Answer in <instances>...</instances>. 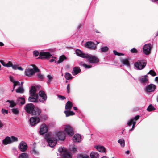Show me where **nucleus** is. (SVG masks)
Returning a JSON list of instances; mask_svg holds the SVG:
<instances>
[{
  "mask_svg": "<svg viewBox=\"0 0 158 158\" xmlns=\"http://www.w3.org/2000/svg\"><path fill=\"white\" fill-rule=\"evenodd\" d=\"M36 92V88L35 86L31 87L30 90V96L28 98L29 102H38V95Z\"/></svg>",
  "mask_w": 158,
  "mask_h": 158,
  "instance_id": "1",
  "label": "nucleus"
},
{
  "mask_svg": "<svg viewBox=\"0 0 158 158\" xmlns=\"http://www.w3.org/2000/svg\"><path fill=\"white\" fill-rule=\"evenodd\" d=\"M34 55L36 57L39 55V58L42 59H47L52 57V55L49 52H41L40 53L38 51H34L33 52Z\"/></svg>",
  "mask_w": 158,
  "mask_h": 158,
  "instance_id": "2",
  "label": "nucleus"
},
{
  "mask_svg": "<svg viewBox=\"0 0 158 158\" xmlns=\"http://www.w3.org/2000/svg\"><path fill=\"white\" fill-rule=\"evenodd\" d=\"M145 60H140L134 64V66L138 70H141L143 69L146 65Z\"/></svg>",
  "mask_w": 158,
  "mask_h": 158,
  "instance_id": "3",
  "label": "nucleus"
},
{
  "mask_svg": "<svg viewBox=\"0 0 158 158\" xmlns=\"http://www.w3.org/2000/svg\"><path fill=\"white\" fill-rule=\"evenodd\" d=\"M45 139L48 142L49 146L51 147H54L56 144V139L54 137H51L49 134L46 135Z\"/></svg>",
  "mask_w": 158,
  "mask_h": 158,
  "instance_id": "4",
  "label": "nucleus"
},
{
  "mask_svg": "<svg viewBox=\"0 0 158 158\" xmlns=\"http://www.w3.org/2000/svg\"><path fill=\"white\" fill-rule=\"evenodd\" d=\"M33 68H27L25 71V74L26 76H30L33 75L35 73L38 72L39 71L38 68L35 65H32Z\"/></svg>",
  "mask_w": 158,
  "mask_h": 158,
  "instance_id": "5",
  "label": "nucleus"
},
{
  "mask_svg": "<svg viewBox=\"0 0 158 158\" xmlns=\"http://www.w3.org/2000/svg\"><path fill=\"white\" fill-rule=\"evenodd\" d=\"M58 151L60 152H63L62 156L64 158H72L71 153L68 152L67 149L64 147H60L58 149Z\"/></svg>",
  "mask_w": 158,
  "mask_h": 158,
  "instance_id": "6",
  "label": "nucleus"
},
{
  "mask_svg": "<svg viewBox=\"0 0 158 158\" xmlns=\"http://www.w3.org/2000/svg\"><path fill=\"white\" fill-rule=\"evenodd\" d=\"M62 128L64 129L65 133L70 136H72L74 134V132L72 127L69 125H64L62 126Z\"/></svg>",
  "mask_w": 158,
  "mask_h": 158,
  "instance_id": "7",
  "label": "nucleus"
},
{
  "mask_svg": "<svg viewBox=\"0 0 158 158\" xmlns=\"http://www.w3.org/2000/svg\"><path fill=\"white\" fill-rule=\"evenodd\" d=\"M139 115H136L134 118L129 120L127 122V124L128 126H131L132 124V128L131 129L129 130V131H132L134 129L136 123V122L135 121H134V120H137L139 119Z\"/></svg>",
  "mask_w": 158,
  "mask_h": 158,
  "instance_id": "8",
  "label": "nucleus"
},
{
  "mask_svg": "<svg viewBox=\"0 0 158 158\" xmlns=\"http://www.w3.org/2000/svg\"><path fill=\"white\" fill-rule=\"evenodd\" d=\"M152 47L153 45L151 43L145 44L143 48L144 53L146 55H149Z\"/></svg>",
  "mask_w": 158,
  "mask_h": 158,
  "instance_id": "9",
  "label": "nucleus"
},
{
  "mask_svg": "<svg viewBox=\"0 0 158 158\" xmlns=\"http://www.w3.org/2000/svg\"><path fill=\"white\" fill-rule=\"evenodd\" d=\"M40 119L38 116L31 117L30 120V124L31 126H34L39 123Z\"/></svg>",
  "mask_w": 158,
  "mask_h": 158,
  "instance_id": "10",
  "label": "nucleus"
},
{
  "mask_svg": "<svg viewBox=\"0 0 158 158\" xmlns=\"http://www.w3.org/2000/svg\"><path fill=\"white\" fill-rule=\"evenodd\" d=\"M89 62L91 63H97L99 61V59L95 56L89 55L86 57Z\"/></svg>",
  "mask_w": 158,
  "mask_h": 158,
  "instance_id": "11",
  "label": "nucleus"
},
{
  "mask_svg": "<svg viewBox=\"0 0 158 158\" xmlns=\"http://www.w3.org/2000/svg\"><path fill=\"white\" fill-rule=\"evenodd\" d=\"M39 99L40 102H44L47 100V96L44 92L40 91L39 93Z\"/></svg>",
  "mask_w": 158,
  "mask_h": 158,
  "instance_id": "12",
  "label": "nucleus"
},
{
  "mask_svg": "<svg viewBox=\"0 0 158 158\" xmlns=\"http://www.w3.org/2000/svg\"><path fill=\"white\" fill-rule=\"evenodd\" d=\"M156 88V86L153 84H151L145 87V91L147 92H151L154 91Z\"/></svg>",
  "mask_w": 158,
  "mask_h": 158,
  "instance_id": "13",
  "label": "nucleus"
},
{
  "mask_svg": "<svg viewBox=\"0 0 158 158\" xmlns=\"http://www.w3.org/2000/svg\"><path fill=\"white\" fill-rule=\"evenodd\" d=\"M34 109V106L32 103H29L27 104L25 107V110L28 113L31 114L32 113Z\"/></svg>",
  "mask_w": 158,
  "mask_h": 158,
  "instance_id": "14",
  "label": "nucleus"
},
{
  "mask_svg": "<svg viewBox=\"0 0 158 158\" xmlns=\"http://www.w3.org/2000/svg\"><path fill=\"white\" fill-rule=\"evenodd\" d=\"M19 148L20 151L25 152L27 148V144L25 142L22 141L19 144Z\"/></svg>",
  "mask_w": 158,
  "mask_h": 158,
  "instance_id": "15",
  "label": "nucleus"
},
{
  "mask_svg": "<svg viewBox=\"0 0 158 158\" xmlns=\"http://www.w3.org/2000/svg\"><path fill=\"white\" fill-rule=\"evenodd\" d=\"M48 130V127L46 125L44 124L42 125L40 127L39 133L41 135H43L46 133Z\"/></svg>",
  "mask_w": 158,
  "mask_h": 158,
  "instance_id": "16",
  "label": "nucleus"
},
{
  "mask_svg": "<svg viewBox=\"0 0 158 158\" xmlns=\"http://www.w3.org/2000/svg\"><path fill=\"white\" fill-rule=\"evenodd\" d=\"M85 46L88 48L95 50L96 48L95 44L91 41H88L86 42L85 44Z\"/></svg>",
  "mask_w": 158,
  "mask_h": 158,
  "instance_id": "17",
  "label": "nucleus"
},
{
  "mask_svg": "<svg viewBox=\"0 0 158 158\" xmlns=\"http://www.w3.org/2000/svg\"><path fill=\"white\" fill-rule=\"evenodd\" d=\"M76 53L77 56L83 58H85L88 56V54L84 53L82 51L79 49H77L76 50Z\"/></svg>",
  "mask_w": 158,
  "mask_h": 158,
  "instance_id": "18",
  "label": "nucleus"
},
{
  "mask_svg": "<svg viewBox=\"0 0 158 158\" xmlns=\"http://www.w3.org/2000/svg\"><path fill=\"white\" fill-rule=\"evenodd\" d=\"M56 135L60 140H64L65 139V133L63 131L57 132Z\"/></svg>",
  "mask_w": 158,
  "mask_h": 158,
  "instance_id": "19",
  "label": "nucleus"
},
{
  "mask_svg": "<svg viewBox=\"0 0 158 158\" xmlns=\"http://www.w3.org/2000/svg\"><path fill=\"white\" fill-rule=\"evenodd\" d=\"M73 140L75 142L79 143L81 141L80 135L78 134L75 135L73 138Z\"/></svg>",
  "mask_w": 158,
  "mask_h": 158,
  "instance_id": "20",
  "label": "nucleus"
},
{
  "mask_svg": "<svg viewBox=\"0 0 158 158\" xmlns=\"http://www.w3.org/2000/svg\"><path fill=\"white\" fill-rule=\"evenodd\" d=\"M121 63L123 66H126L127 67H130V64L128 60L127 59H123L120 60Z\"/></svg>",
  "mask_w": 158,
  "mask_h": 158,
  "instance_id": "21",
  "label": "nucleus"
},
{
  "mask_svg": "<svg viewBox=\"0 0 158 158\" xmlns=\"http://www.w3.org/2000/svg\"><path fill=\"white\" fill-rule=\"evenodd\" d=\"M25 99L23 97H19L17 100V103L19 105H22L25 104Z\"/></svg>",
  "mask_w": 158,
  "mask_h": 158,
  "instance_id": "22",
  "label": "nucleus"
},
{
  "mask_svg": "<svg viewBox=\"0 0 158 158\" xmlns=\"http://www.w3.org/2000/svg\"><path fill=\"white\" fill-rule=\"evenodd\" d=\"M81 72L80 68L79 67H75L73 68L72 73L73 75H76L78 74Z\"/></svg>",
  "mask_w": 158,
  "mask_h": 158,
  "instance_id": "23",
  "label": "nucleus"
},
{
  "mask_svg": "<svg viewBox=\"0 0 158 158\" xmlns=\"http://www.w3.org/2000/svg\"><path fill=\"white\" fill-rule=\"evenodd\" d=\"M41 113V111L40 109L38 107L34 108L31 114L35 115H39Z\"/></svg>",
  "mask_w": 158,
  "mask_h": 158,
  "instance_id": "24",
  "label": "nucleus"
},
{
  "mask_svg": "<svg viewBox=\"0 0 158 158\" xmlns=\"http://www.w3.org/2000/svg\"><path fill=\"white\" fill-rule=\"evenodd\" d=\"M69 150L73 153H75L77 151V147L74 145H70L69 147Z\"/></svg>",
  "mask_w": 158,
  "mask_h": 158,
  "instance_id": "25",
  "label": "nucleus"
},
{
  "mask_svg": "<svg viewBox=\"0 0 158 158\" xmlns=\"http://www.w3.org/2000/svg\"><path fill=\"white\" fill-rule=\"evenodd\" d=\"M10 81L14 83L13 87L14 89L15 88V87L16 86H19L20 85V82L19 81H15L14 80L13 77L11 76L10 77Z\"/></svg>",
  "mask_w": 158,
  "mask_h": 158,
  "instance_id": "26",
  "label": "nucleus"
},
{
  "mask_svg": "<svg viewBox=\"0 0 158 158\" xmlns=\"http://www.w3.org/2000/svg\"><path fill=\"white\" fill-rule=\"evenodd\" d=\"M10 137H6L3 140V143L4 145H7L11 143V140H10Z\"/></svg>",
  "mask_w": 158,
  "mask_h": 158,
  "instance_id": "27",
  "label": "nucleus"
},
{
  "mask_svg": "<svg viewBox=\"0 0 158 158\" xmlns=\"http://www.w3.org/2000/svg\"><path fill=\"white\" fill-rule=\"evenodd\" d=\"M73 105L72 103L70 101H68L66 104L65 106V109L69 110L73 107Z\"/></svg>",
  "mask_w": 158,
  "mask_h": 158,
  "instance_id": "28",
  "label": "nucleus"
},
{
  "mask_svg": "<svg viewBox=\"0 0 158 158\" xmlns=\"http://www.w3.org/2000/svg\"><path fill=\"white\" fill-rule=\"evenodd\" d=\"M64 113L66 114V117H68L70 116L73 115L75 114V113L73 111L69 110H65L64 111Z\"/></svg>",
  "mask_w": 158,
  "mask_h": 158,
  "instance_id": "29",
  "label": "nucleus"
},
{
  "mask_svg": "<svg viewBox=\"0 0 158 158\" xmlns=\"http://www.w3.org/2000/svg\"><path fill=\"white\" fill-rule=\"evenodd\" d=\"M90 156L91 158H99V155L98 153L96 152H92L90 154Z\"/></svg>",
  "mask_w": 158,
  "mask_h": 158,
  "instance_id": "30",
  "label": "nucleus"
},
{
  "mask_svg": "<svg viewBox=\"0 0 158 158\" xmlns=\"http://www.w3.org/2000/svg\"><path fill=\"white\" fill-rule=\"evenodd\" d=\"M108 49V47L106 46L101 47L99 50L100 52H107Z\"/></svg>",
  "mask_w": 158,
  "mask_h": 158,
  "instance_id": "31",
  "label": "nucleus"
},
{
  "mask_svg": "<svg viewBox=\"0 0 158 158\" xmlns=\"http://www.w3.org/2000/svg\"><path fill=\"white\" fill-rule=\"evenodd\" d=\"M66 59V57L64 55H62L60 56L59 58V60L57 62V64H59L62 62L64 60H65Z\"/></svg>",
  "mask_w": 158,
  "mask_h": 158,
  "instance_id": "32",
  "label": "nucleus"
},
{
  "mask_svg": "<svg viewBox=\"0 0 158 158\" xmlns=\"http://www.w3.org/2000/svg\"><path fill=\"white\" fill-rule=\"evenodd\" d=\"M18 158H29L27 154L25 152L22 153L19 155Z\"/></svg>",
  "mask_w": 158,
  "mask_h": 158,
  "instance_id": "33",
  "label": "nucleus"
},
{
  "mask_svg": "<svg viewBox=\"0 0 158 158\" xmlns=\"http://www.w3.org/2000/svg\"><path fill=\"white\" fill-rule=\"evenodd\" d=\"M65 78L67 80H69L72 79L73 77L69 73H65L64 75Z\"/></svg>",
  "mask_w": 158,
  "mask_h": 158,
  "instance_id": "34",
  "label": "nucleus"
},
{
  "mask_svg": "<svg viewBox=\"0 0 158 158\" xmlns=\"http://www.w3.org/2000/svg\"><path fill=\"white\" fill-rule=\"evenodd\" d=\"M79 65L81 66H83L85 68H90L92 67V66L89 65H87L84 62H80Z\"/></svg>",
  "mask_w": 158,
  "mask_h": 158,
  "instance_id": "35",
  "label": "nucleus"
},
{
  "mask_svg": "<svg viewBox=\"0 0 158 158\" xmlns=\"http://www.w3.org/2000/svg\"><path fill=\"white\" fill-rule=\"evenodd\" d=\"M98 151L101 152H105V149L103 146H98L97 148Z\"/></svg>",
  "mask_w": 158,
  "mask_h": 158,
  "instance_id": "36",
  "label": "nucleus"
},
{
  "mask_svg": "<svg viewBox=\"0 0 158 158\" xmlns=\"http://www.w3.org/2000/svg\"><path fill=\"white\" fill-rule=\"evenodd\" d=\"M140 81L143 83H147L148 82V80L147 78L142 77L140 79Z\"/></svg>",
  "mask_w": 158,
  "mask_h": 158,
  "instance_id": "37",
  "label": "nucleus"
},
{
  "mask_svg": "<svg viewBox=\"0 0 158 158\" xmlns=\"http://www.w3.org/2000/svg\"><path fill=\"white\" fill-rule=\"evenodd\" d=\"M24 90L22 86L19 87L16 90V92L18 93H23Z\"/></svg>",
  "mask_w": 158,
  "mask_h": 158,
  "instance_id": "38",
  "label": "nucleus"
},
{
  "mask_svg": "<svg viewBox=\"0 0 158 158\" xmlns=\"http://www.w3.org/2000/svg\"><path fill=\"white\" fill-rule=\"evenodd\" d=\"M13 113L15 115H17L19 112V110L17 108H14L11 109Z\"/></svg>",
  "mask_w": 158,
  "mask_h": 158,
  "instance_id": "39",
  "label": "nucleus"
},
{
  "mask_svg": "<svg viewBox=\"0 0 158 158\" xmlns=\"http://www.w3.org/2000/svg\"><path fill=\"white\" fill-rule=\"evenodd\" d=\"M155 110V108L152 104H150L147 109V110L148 111H151Z\"/></svg>",
  "mask_w": 158,
  "mask_h": 158,
  "instance_id": "40",
  "label": "nucleus"
},
{
  "mask_svg": "<svg viewBox=\"0 0 158 158\" xmlns=\"http://www.w3.org/2000/svg\"><path fill=\"white\" fill-rule=\"evenodd\" d=\"M7 102L9 103L10 107H13L16 105V103L13 101L8 100Z\"/></svg>",
  "mask_w": 158,
  "mask_h": 158,
  "instance_id": "41",
  "label": "nucleus"
},
{
  "mask_svg": "<svg viewBox=\"0 0 158 158\" xmlns=\"http://www.w3.org/2000/svg\"><path fill=\"white\" fill-rule=\"evenodd\" d=\"M47 77L48 79L47 83L48 84H49L50 83L51 81L53 79V77L52 76H51L50 75H48L47 76Z\"/></svg>",
  "mask_w": 158,
  "mask_h": 158,
  "instance_id": "42",
  "label": "nucleus"
},
{
  "mask_svg": "<svg viewBox=\"0 0 158 158\" xmlns=\"http://www.w3.org/2000/svg\"><path fill=\"white\" fill-rule=\"evenodd\" d=\"M118 142L120 144L122 147H124L125 146V142L123 139H120L118 140Z\"/></svg>",
  "mask_w": 158,
  "mask_h": 158,
  "instance_id": "43",
  "label": "nucleus"
},
{
  "mask_svg": "<svg viewBox=\"0 0 158 158\" xmlns=\"http://www.w3.org/2000/svg\"><path fill=\"white\" fill-rule=\"evenodd\" d=\"M147 74H150L153 77L156 75V73L152 70H150V71Z\"/></svg>",
  "mask_w": 158,
  "mask_h": 158,
  "instance_id": "44",
  "label": "nucleus"
},
{
  "mask_svg": "<svg viewBox=\"0 0 158 158\" xmlns=\"http://www.w3.org/2000/svg\"><path fill=\"white\" fill-rule=\"evenodd\" d=\"M10 139L11 143L17 141L18 139L17 137L14 136H11Z\"/></svg>",
  "mask_w": 158,
  "mask_h": 158,
  "instance_id": "45",
  "label": "nucleus"
},
{
  "mask_svg": "<svg viewBox=\"0 0 158 158\" xmlns=\"http://www.w3.org/2000/svg\"><path fill=\"white\" fill-rule=\"evenodd\" d=\"M36 76L39 79L41 80L43 79L44 78V75L40 73L37 74Z\"/></svg>",
  "mask_w": 158,
  "mask_h": 158,
  "instance_id": "46",
  "label": "nucleus"
},
{
  "mask_svg": "<svg viewBox=\"0 0 158 158\" xmlns=\"http://www.w3.org/2000/svg\"><path fill=\"white\" fill-rule=\"evenodd\" d=\"M77 158H89V157L86 155H81Z\"/></svg>",
  "mask_w": 158,
  "mask_h": 158,
  "instance_id": "47",
  "label": "nucleus"
},
{
  "mask_svg": "<svg viewBox=\"0 0 158 158\" xmlns=\"http://www.w3.org/2000/svg\"><path fill=\"white\" fill-rule=\"evenodd\" d=\"M12 65V63L10 61H9L8 63L6 64L5 67H9Z\"/></svg>",
  "mask_w": 158,
  "mask_h": 158,
  "instance_id": "48",
  "label": "nucleus"
},
{
  "mask_svg": "<svg viewBox=\"0 0 158 158\" xmlns=\"http://www.w3.org/2000/svg\"><path fill=\"white\" fill-rule=\"evenodd\" d=\"M131 52L132 53H136L137 52V51L135 48H133L131 50Z\"/></svg>",
  "mask_w": 158,
  "mask_h": 158,
  "instance_id": "49",
  "label": "nucleus"
},
{
  "mask_svg": "<svg viewBox=\"0 0 158 158\" xmlns=\"http://www.w3.org/2000/svg\"><path fill=\"white\" fill-rule=\"evenodd\" d=\"M58 97L60 100H64L65 99V97L61 96L60 95H58Z\"/></svg>",
  "mask_w": 158,
  "mask_h": 158,
  "instance_id": "50",
  "label": "nucleus"
},
{
  "mask_svg": "<svg viewBox=\"0 0 158 158\" xmlns=\"http://www.w3.org/2000/svg\"><path fill=\"white\" fill-rule=\"evenodd\" d=\"M32 153H34L35 154H38V152L37 150H36L35 148L33 149L32 150Z\"/></svg>",
  "mask_w": 158,
  "mask_h": 158,
  "instance_id": "51",
  "label": "nucleus"
},
{
  "mask_svg": "<svg viewBox=\"0 0 158 158\" xmlns=\"http://www.w3.org/2000/svg\"><path fill=\"white\" fill-rule=\"evenodd\" d=\"M2 113H3L4 114H7L8 113V111L6 109H4L3 108L2 109Z\"/></svg>",
  "mask_w": 158,
  "mask_h": 158,
  "instance_id": "52",
  "label": "nucleus"
},
{
  "mask_svg": "<svg viewBox=\"0 0 158 158\" xmlns=\"http://www.w3.org/2000/svg\"><path fill=\"white\" fill-rule=\"evenodd\" d=\"M11 67H12L13 69L14 70H16L17 69L18 67L16 65H13L12 64V65Z\"/></svg>",
  "mask_w": 158,
  "mask_h": 158,
  "instance_id": "53",
  "label": "nucleus"
},
{
  "mask_svg": "<svg viewBox=\"0 0 158 158\" xmlns=\"http://www.w3.org/2000/svg\"><path fill=\"white\" fill-rule=\"evenodd\" d=\"M70 85L69 84H68L67 85V91L68 93H69L70 92V89L69 88Z\"/></svg>",
  "mask_w": 158,
  "mask_h": 158,
  "instance_id": "54",
  "label": "nucleus"
},
{
  "mask_svg": "<svg viewBox=\"0 0 158 158\" xmlns=\"http://www.w3.org/2000/svg\"><path fill=\"white\" fill-rule=\"evenodd\" d=\"M13 151L15 152V153L16 156L18 153V151L15 148H13Z\"/></svg>",
  "mask_w": 158,
  "mask_h": 158,
  "instance_id": "55",
  "label": "nucleus"
},
{
  "mask_svg": "<svg viewBox=\"0 0 158 158\" xmlns=\"http://www.w3.org/2000/svg\"><path fill=\"white\" fill-rule=\"evenodd\" d=\"M113 52L114 55H115L118 56L119 52H118L116 51L115 50H114Z\"/></svg>",
  "mask_w": 158,
  "mask_h": 158,
  "instance_id": "56",
  "label": "nucleus"
},
{
  "mask_svg": "<svg viewBox=\"0 0 158 158\" xmlns=\"http://www.w3.org/2000/svg\"><path fill=\"white\" fill-rule=\"evenodd\" d=\"M0 62L2 64L4 67H5L6 63L4 62L2 60H0Z\"/></svg>",
  "mask_w": 158,
  "mask_h": 158,
  "instance_id": "57",
  "label": "nucleus"
},
{
  "mask_svg": "<svg viewBox=\"0 0 158 158\" xmlns=\"http://www.w3.org/2000/svg\"><path fill=\"white\" fill-rule=\"evenodd\" d=\"M50 61L51 62H55V63H57V61L56 60H54L53 59H51L50 60Z\"/></svg>",
  "mask_w": 158,
  "mask_h": 158,
  "instance_id": "58",
  "label": "nucleus"
},
{
  "mask_svg": "<svg viewBox=\"0 0 158 158\" xmlns=\"http://www.w3.org/2000/svg\"><path fill=\"white\" fill-rule=\"evenodd\" d=\"M17 69L21 71H23V68L19 66L18 67Z\"/></svg>",
  "mask_w": 158,
  "mask_h": 158,
  "instance_id": "59",
  "label": "nucleus"
},
{
  "mask_svg": "<svg viewBox=\"0 0 158 158\" xmlns=\"http://www.w3.org/2000/svg\"><path fill=\"white\" fill-rule=\"evenodd\" d=\"M3 126V124L2 122L0 120V128L2 127Z\"/></svg>",
  "mask_w": 158,
  "mask_h": 158,
  "instance_id": "60",
  "label": "nucleus"
},
{
  "mask_svg": "<svg viewBox=\"0 0 158 158\" xmlns=\"http://www.w3.org/2000/svg\"><path fill=\"white\" fill-rule=\"evenodd\" d=\"M155 80L158 83V77H155Z\"/></svg>",
  "mask_w": 158,
  "mask_h": 158,
  "instance_id": "61",
  "label": "nucleus"
},
{
  "mask_svg": "<svg viewBox=\"0 0 158 158\" xmlns=\"http://www.w3.org/2000/svg\"><path fill=\"white\" fill-rule=\"evenodd\" d=\"M4 45V44L2 42H0V46H3Z\"/></svg>",
  "mask_w": 158,
  "mask_h": 158,
  "instance_id": "62",
  "label": "nucleus"
},
{
  "mask_svg": "<svg viewBox=\"0 0 158 158\" xmlns=\"http://www.w3.org/2000/svg\"><path fill=\"white\" fill-rule=\"evenodd\" d=\"M125 153L126 154H128L130 153V151L129 150H127V151H126Z\"/></svg>",
  "mask_w": 158,
  "mask_h": 158,
  "instance_id": "63",
  "label": "nucleus"
},
{
  "mask_svg": "<svg viewBox=\"0 0 158 158\" xmlns=\"http://www.w3.org/2000/svg\"><path fill=\"white\" fill-rule=\"evenodd\" d=\"M124 54L122 53H119V54H118L119 56H124Z\"/></svg>",
  "mask_w": 158,
  "mask_h": 158,
  "instance_id": "64",
  "label": "nucleus"
}]
</instances>
